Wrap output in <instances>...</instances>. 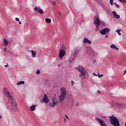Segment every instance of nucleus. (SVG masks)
Returning a JSON list of instances; mask_svg holds the SVG:
<instances>
[{
    "instance_id": "obj_24",
    "label": "nucleus",
    "mask_w": 126,
    "mask_h": 126,
    "mask_svg": "<svg viewBox=\"0 0 126 126\" xmlns=\"http://www.w3.org/2000/svg\"><path fill=\"white\" fill-rule=\"evenodd\" d=\"M110 4L111 5H113V2H114V0H110Z\"/></svg>"
},
{
    "instance_id": "obj_14",
    "label": "nucleus",
    "mask_w": 126,
    "mask_h": 126,
    "mask_svg": "<svg viewBox=\"0 0 126 126\" xmlns=\"http://www.w3.org/2000/svg\"><path fill=\"white\" fill-rule=\"evenodd\" d=\"M113 14L115 17L117 19H120V15L117 14V12L116 11H113Z\"/></svg>"
},
{
    "instance_id": "obj_11",
    "label": "nucleus",
    "mask_w": 126,
    "mask_h": 126,
    "mask_svg": "<svg viewBox=\"0 0 126 126\" xmlns=\"http://www.w3.org/2000/svg\"><path fill=\"white\" fill-rule=\"evenodd\" d=\"M34 10H36V12H39L40 14H44V10L39 7L36 6L34 8Z\"/></svg>"
},
{
    "instance_id": "obj_8",
    "label": "nucleus",
    "mask_w": 126,
    "mask_h": 126,
    "mask_svg": "<svg viewBox=\"0 0 126 126\" xmlns=\"http://www.w3.org/2000/svg\"><path fill=\"white\" fill-rule=\"evenodd\" d=\"M110 32V29L106 28L103 30H102L100 33L101 34V35H105V34H108Z\"/></svg>"
},
{
    "instance_id": "obj_17",
    "label": "nucleus",
    "mask_w": 126,
    "mask_h": 126,
    "mask_svg": "<svg viewBox=\"0 0 126 126\" xmlns=\"http://www.w3.org/2000/svg\"><path fill=\"white\" fill-rule=\"evenodd\" d=\"M30 52H31L32 54V57L33 58H34V57H36V55L37 54V52L34 51L33 50H31V51H30Z\"/></svg>"
},
{
    "instance_id": "obj_27",
    "label": "nucleus",
    "mask_w": 126,
    "mask_h": 126,
    "mask_svg": "<svg viewBox=\"0 0 126 126\" xmlns=\"http://www.w3.org/2000/svg\"><path fill=\"white\" fill-rule=\"evenodd\" d=\"M102 76H103V75H98V78H101V77H102Z\"/></svg>"
},
{
    "instance_id": "obj_7",
    "label": "nucleus",
    "mask_w": 126,
    "mask_h": 126,
    "mask_svg": "<svg viewBox=\"0 0 126 126\" xmlns=\"http://www.w3.org/2000/svg\"><path fill=\"white\" fill-rule=\"evenodd\" d=\"M77 53H78V50H74L73 51H72L71 53V62H72L75 59V57H76L77 55Z\"/></svg>"
},
{
    "instance_id": "obj_34",
    "label": "nucleus",
    "mask_w": 126,
    "mask_h": 126,
    "mask_svg": "<svg viewBox=\"0 0 126 126\" xmlns=\"http://www.w3.org/2000/svg\"><path fill=\"white\" fill-rule=\"evenodd\" d=\"M114 48H115V50H119V48H118V47H116V46H115V47H114Z\"/></svg>"
},
{
    "instance_id": "obj_37",
    "label": "nucleus",
    "mask_w": 126,
    "mask_h": 126,
    "mask_svg": "<svg viewBox=\"0 0 126 126\" xmlns=\"http://www.w3.org/2000/svg\"><path fill=\"white\" fill-rule=\"evenodd\" d=\"M18 22H19V24H21V22H20V21H19Z\"/></svg>"
},
{
    "instance_id": "obj_41",
    "label": "nucleus",
    "mask_w": 126,
    "mask_h": 126,
    "mask_svg": "<svg viewBox=\"0 0 126 126\" xmlns=\"http://www.w3.org/2000/svg\"><path fill=\"white\" fill-rule=\"evenodd\" d=\"M98 92L100 93V91H98Z\"/></svg>"
},
{
    "instance_id": "obj_2",
    "label": "nucleus",
    "mask_w": 126,
    "mask_h": 126,
    "mask_svg": "<svg viewBox=\"0 0 126 126\" xmlns=\"http://www.w3.org/2000/svg\"><path fill=\"white\" fill-rule=\"evenodd\" d=\"M76 69L79 71L81 73L80 77H82V78H85V77H88L89 76V74L87 72V71L84 69V68H83L82 66H79L77 67H76Z\"/></svg>"
},
{
    "instance_id": "obj_29",
    "label": "nucleus",
    "mask_w": 126,
    "mask_h": 126,
    "mask_svg": "<svg viewBox=\"0 0 126 126\" xmlns=\"http://www.w3.org/2000/svg\"><path fill=\"white\" fill-rule=\"evenodd\" d=\"M5 67H8V64H7V63H6V65H4Z\"/></svg>"
},
{
    "instance_id": "obj_40",
    "label": "nucleus",
    "mask_w": 126,
    "mask_h": 126,
    "mask_svg": "<svg viewBox=\"0 0 126 126\" xmlns=\"http://www.w3.org/2000/svg\"><path fill=\"white\" fill-rule=\"evenodd\" d=\"M0 119H1V116H0Z\"/></svg>"
},
{
    "instance_id": "obj_1",
    "label": "nucleus",
    "mask_w": 126,
    "mask_h": 126,
    "mask_svg": "<svg viewBox=\"0 0 126 126\" xmlns=\"http://www.w3.org/2000/svg\"><path fill=\"white\" fill-rule=\"evenodd\" d=\"M3 94L6 96L8 98V102L9 106L12 109V111L14 112H17L18 109H17V105H16V102L15 100L13 98V94L11 92H9L6 90V88L3 89Z\"/></svg>"
},
{
    "instance_id": "obj_26",
    "label": "nucleus",
    "mask_w": 126,
    "mask_h": 126,
    "mask_svg": "<svg viewBox=\"0 0 126 126\" xmlns=\"http://www.w3.org/2000/svg\"><path fill=\"white\" fill-rule=\"evenodd\" d=\"M39 73H40V70H37V71H36V74H39Z\"/></svg>"
},
{
    "instance_id": "obj_33",
    "label": "nucleus",
    "mask_w": 126,
    "mask_h": 126,
    "mask_svg": "<svg viewBox=\"0 0 126 126\" xmlns=\"http://www.w3.org/2000/svg\"><path fill=\"white\" fill-rule=\"evenodd\" d=\"M71 83L72 84V85H73L74 82H73V81H71Z\"/></svg>"
},
{
    "instance_id": "obj_36",
    "label": "nucleus",
    "mask_w": 126,
    "mask_h": 126,
    "mask_svg": "<svg viewBox=\"0 0 126 126\" xmlns=\"http://www.w3.org/2000/svg\"><path fill=\"white\" fill-rule=\"evenodd\" d=\"M53 3H54V4H56V1H53Z\"/></svg>"
},
{
    "instance_id": "obj_35",
    "label": "nucleus",
    "mask_w": 126,
    "mask_h": 126,
    "mask_svg": "<svg viewBox=\"0 0 126 126\" xmlns=\"http://www.w3.org/2000/svg\"><path fill=\"white\" fill-rule=\"evenodd\" d=\"M64 123H66V119L65 118H64Z\"/></svg>"
},
{
    "instance_id": "obj_19",
    "label": "nucleus",
    "mask_w": 126,
    "mask_h": 126,
    "mask_svg": "<svg viewBox=\"0 0 126 126\" xmlns=\"http://www.w3.org/2000/svg\"><path fill=\"white\" fill-rule=\"evenodd\" d=\"M24 81H20L17 83V85H21V84H23L24 85Z\"/></svg>"
},
{
    "instance_id": "obj_15",
    "label": "nucleus",
    "mask_w": 126,
    "mask_h": 126,
    "mask_svg": "<svg viewBox=\"0 0 126 126\" xmlns=\"http://www.w3.org/2000/svg\"><path fill=\"white\" fill-rule=\"evenodd\" d=\"M3 43L4 45L3 46H8V41L5 38L3 39Z\"/></svg>"
},
{
    "instance_id": "obj_38",
    "label": "nucleus",
    "mask_w": 126,
    "mask_h": 126,
    "mask_svg": "<svg viewBox=\"0 0 126 126\" xmlns=\"http://www.w3.org/2000/svg\"><path fill=\"white\" fill-rule=\"evenodd\" d=\"M124 73H126V70H125Z\"/></svg>"
},
{
    "instance_id": "obj_20",
    "label": "nucleus",
    "mask_w": 126,
    "mask_h": 126,
    "mask_svg": "<svg viewBox=\"0 0 126 126\" xmlns=\"http://www.w3.org/2000/svg\"><path fill=\"white\" fill-rule=\"evenodd\" d=\"M90 52H91V47H88L87 48V51H86V52H87V53H89V51Z\"/></svg>"
},
{
    "instance_id": "obj_13",
    "label": "nucleus",
    "mask_w": 126,
    "mask_h": 126,
    "mask_svg": "<svg viewBox=\"0 0 126 126\" xmlns=\"http://www.w3.org/2000/svg\"><path fill=\"white\" fill-rule=\"evenodd\" d=\"M83 43L84 44H86V43H88V44L91 45L92 42H91V41L89 40V39H87L86 37H85L83 40Z\"/></svg>"
},
{
    "instance_id": "obj_21",
    "label": "nucleus",
    "mask_w": 126,
    "mask_h": 126,
    "mask_svg": "<svg viewBox=\"0 0 126 126\" xmlns=\"http://www.w3.org/2000/svg\"><path fill=\"white\" fill-rule=\"evenodd\" d=\"M122 3H126V0H119Z\"/></svg>"
},
{
    "instance_id": "obj_32",
    "label": "nucleus",
    "mask_w": 126,
    "mask_h": 126,
    "mask_svg": "<svg viewBox=\"0 0 126 126\" xmlns=\"http://www.w3.org/2000/svg\"><path fill=\"white\" fill-rule=\"evenodd\" d=\"M65 118H67V119L68 120H69V119L68 118V117H67V116L65 115Z\"/></svg>"
},
{
    "instance_id": "obj_10",
    "label": "nucleus",
    "mask_w": 126,
    "mask_h": 126,
    "mask_svg": "<svg viewBox=\"0 0 126 126\" xmlns=\"http://www.w3.org/2000/svg\"><path fill=\"white\" fill-rule=\"evenodd\" d=\"M96 121H98V124L100 125L101 126H107V125H106V123L103 121V120H101L100 118H95Z\"/></svg>"
},
{
    "instance_id": "obj_25",
    "label": "nucleus",
    "mask_w": 126,
    "mask_h": 126,
    "mask_svg": "<svg viewBox=\"0 0 126 126\" xmlns=\"http://www.w3.org/2000/svg\"><path fill=\"white\" fill-rule=\"evenodd\" d=\"M115 5L117 8H120V6L118 5L116 3H115Z\"/></svg>"
},
{
    "instance_id": "obj_22",
    "label": "nucleus",
    "mask_w": 126,
    "mask_h": 126,
    "mask_svg": "<svg viewBox=\"0 0 126 126\" xmlns=\"http://www.w3.org/2000/svg\"><path fill=\"white\" fill-rule=\"evenodd\" d=\"M116 31H117V33L118 34L120 35V36H121L122 35V33H121V30H116Z\"/></svg>"
},
{
    "instance_id": "obj_4",
    "label": "nucleus",
    "mask_w": 126,
    "mask_h": 126,
    "mask_svg": "<svg viewBox=\"0 0 126 126\" xmlns=\"http://www.w3.org/2000/svg\"><path fill=\"white\" fill-rule=\"evenodd\" d=\"M109 121L113 126H120V122H119V120L113 115L110 117Z\"/></svg>"
},
{
    "instance_id": "obj_28",
    "label": "nucleus",
    "mask_w": 126,
    "mask_h": 126,
    "mask_svg": "<svg viewBox=\"0 0 126 126\" xmlns=\"http://www.w3.org/2000/svg\"><path fill=\"white\" fill-rule=\"evenodd\" d=\"M3 51H4V52H5V53H6V48H4V49H3Z\"/></svg>"
},
{
    "instance_id": "obj_39",
    "label": "nucleus",
    "mask_w": 126,
    "mask_h": 126,
    "mask_svg": "<svg viewBox=\"0 0 126 126\" xmlns=\"http://www.w3.org/2000/svg\"><path fill=\"white\" fill-rule=\"evenodd\" d=\"M107 37H108V35H106V36H105V38H107Z\"/></svg>"
},
{
    "instance_id": "obj_12",
    "label": "nucleus",
    "mask_w": 126,
    "mask_h": 126,
    "mask_svg": "<svg viewBox=\"0 0 126 126\" xmlns=\"http://www.w3.org/2000/svg\"><path fill=\"white\" fill-rule=\"evenodd\" d=\"M42 101L44 102V103H46V104L49 103V98H48V96L47 94H44V96L42 98Z\"/></svg>"
},
{
    "instance_id": "obj_6",
    "label": "nucleus",
    "mask_w": 126,
    "mask_h": 126,
    "mask_svg": "<svg viewBox=\"0 0 126 126\" xmlns=\"http://www.w3.org/2000/svg\"><path fill=\"white\" fill-rule=\"evenodd\" d=\"M94 24L96 26V28H98L100 25L101 24V22L98 17H94Z\"/></svg>"
},
{
    "instance_id": "obj_16",
    "label": "nucleus",
    "mask_w": 126,
    "mask_h": 126,
    "mask_svg": "<svg viewBox=\"0 0 126 126\" xmlns=\"http://www.w3.org/2000/svg\"><path fill=\"white\" fill-rule=\"evenodd\" d=\"M36 106H37L36 105H32V106H31L30 107V111H35V108H36Z\"/></svg>"
},
{
    "instance_id": "obj_30",
    "label": "nucleus",
    "mask_w": 126,
    "mask_h": 126,
    "mask_svg": "<svg viewBox=\"0 0 126 126\" xmlns=\"http://www.w3.org/2000/svg\"><path fill=\"white\" fill-rule=\"evenodd\" d=\"M15 20H16V21H19V18H15Z\"/></svg>"
},
{
    "instance_id": "obj_3",
    "label": "nucleus",
    "mask_w": 126,
    "mask_h": 126,
    "mask_svg": "<svg viewBox=\"0 0 126 126\" xmlns=\"http://www.w3.org/2000/svg\"><path fill=\"white\" fill-rule=\"evenodd\" d=\"M66 97V89L64 88H62L61 89V94L59 96V102L60 103H62L63 102L65 99Z\"/></svg>"
},
{
    "instance_id": "obj_43",
    "label": "nucleus",
    "mask_w": 126,
    "mask_h": 126,
    "mask_svg": "<svg viewBox=\"0 0 126 126\" xmlns=\"http://www.w3.org/2000/svg\"><path fill=\"white\" fill-rule=\"evenodd\" d=\"M59 14H60V13H59Z\"/></svg>"
},
{
    "instance_id": "obj_9",
    "label": "nucleus",
    "mask_w": 126,
    "mask_h": 126,
    "mask_svg": "<svg viewBox=\"0 0 126 126\" xmlns=\"http://www.w3.org/2000/svg\"><path fill=\"white\" fill-rule=\"evenodd\" d=\"M65 51L63 49H60L59 52V57L60 59H63L64 56H65Z\"/></svg>"
},
{
    "instance_id": "obj_18",
    "label": "nucleus",
    "mask_w": 126,
    "mask_h": 126,
    "mask_svg": "<svg viewBox=\"0 0 126 126\" xmlns=\"http://www.w3.org/2000/svg\"><path fill=\"white\" fill-rule=\"evenodd\" d=\"M45 21L46 23H51V22H52V20H51V19L50 18H46Z\"/></svg>"
},
{
    "instance_id": "obj_5",
    "label": "nucleus",
    "mask_w": 126,
    "mask_h": 126,
    "mask_svg": "<svg viewBox=\"0 0 126 126\" xmlns=\"http://www.w3.org/2000/svg\"><path fill=\"white\" fill-rule=\"evenodd\" d=\"M58 102L59 100H58V99H57L56 97H54L52 99V102L49 104V106L50 108H55V106L58 105Z\"/></svg>"
},
{
    "instance_id": "obj_23",
    "label": "nucleus",
    "mask_w": 126,
    "mask_h": 126,
    "mask_svg": "<svg viewBox=\"0 0 126 126\" xmlns=\"http://www.w3.org/2000/svg\"><path fill=\"white\" fill-rule=\"evenodd\" d=\"M110 48H111V49H114V48H116V46H115V45H114V44H112L110 46Z\"/></svg>"
},
{
    "instance_id": "obj_31",
    "label": "nucleus",
    "mask_w": 126,
    "mask_h": 126,
    "mask_svg": "<svg viewBox=\"0 0 126 126\" xmlns=\"http://www.w3.org/2000/svg\"><path fill=\"white\" fill-rule=\"evenodd\" d=\"M93 75H94V76H98V75L96 74L95 73H93Z\"/></svg>"
},
{
    "instance_id": "obj_42",
    "label": "nucleus",
    "mask_w": 126,
    "mask_h": 126,
    "mask_svg": "<svg viewBox=\"0 0 126 126\" xmlns=\"http://www.w3.org/2000/svg\"><path fill=\"white\" fill-rule=\"evenodd\" d=\"M125 126H126V123L125 124Z\"/></svg>"
}]
</instances>
